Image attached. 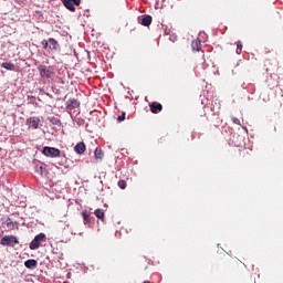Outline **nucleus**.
Returning a JSON list of instances; mask_svg holds the SVG:
<instances>
[{
	"label": "nucleus",
	"mask_w": 283,
	"mask_h": 283,
	"mask_svg": "<svg viewBox=\"0 0 283 283\" xmlns=\"http://www.w3.org/2000/svg\"><path fill=\"white\" fill-rule=\"evenodd\" d=\"M41 154H43V156H46V158H60V161H57V165H60V167H70V165L67 164V157H65V154H62L59 148L44 146L41 150Z\"/></svg>",
	"instance_id": "obj_1"
},
{
	"label": "nucleus",
	"mask_w": 283,
	"mask_h": 283,
	"mask_svg": "<svg viewBox=\"0 0 283 283\" xmlns=\"http://www.w3.org/2000/svg\"><path fill=\"white\" fill-rule=\"evenodd\" d=\"M41 45L43 46L44 50H46V52H56V50H59L60 45L59 42L56 40H54V38H50L49 40H43L41 42Z\"/></svg>",
	"instance_id": "obj_2"
},
{
	"label": "nucleus",
	"mask_w": 283,
	"mask_h": 283,
	"mask_svg": "<svg viewBox=\"0 0 283 283\" xmlns=\"http://www.w3.org/2000/svg\"><path fill=\"white\" fill-rule=\"evenodd\" d=\"M45 233L41 232L38 235L34 237V239L30 242L29 244V249H31V251H36V249H39V247H41L42 242H45Z\"/></svg>",
	"instance_id": "obj_3"
},
{
	"label": "nucleus",
	"mask_w": 283,
	"mask_h": 283,
	"mask_svg": "<svg viewBox=\"0 0 283 283\" xmlns=\"http://www.w3.org/2000/svg\"><path fill=\"white\" fill-rule=\"evenodd\" d=\"M38 70L40 72L41 78H52V76H54V70L52 69V66H45L43 64H40L38 66Z\"/></svg>",
	"instance_id": "obj_4"
},
{
	"label": "nucleus",
	"mask_w": 283,
	"mask_h": 283,
	"mask_svg": "<svg viewBox=\"0 0 283 283\" xmlns=\"http://www.w3.org/2000/svg\"><path fill=\"white\" fill-rule=\"evenodd\" d=\"M0 244H2V247H14V244H19V239L14 235H4L0 240Z\"/></svg>",
	"instance_id": "obj_5"
},
{
	"label": "nucleus",
	"mask_w": 283,
	"mask_h": 283,
	"mask_svg": "<svg viewBox=\"0 0 283 283\" xmlns=\"http://www.w3.org/2000/svg\"><path fill=\"white\" fill-rule=\"evenodd\" d=\"M62 3L70 12H76L75 6H81V0H62Z\"/></svg>",
	"instance_id": "obj_6"
},
{
	"label": "nucleus",
	"mask_w": 283,
	"mask_h": 283,
	"mask_svg": "<svg viewBox=\"0 0 283 283\" xmlns=\"http://www.w3.org/2000/svg\"><path fill=\"white\" fill-rule=\"evenodd\" d=\"M151 21H154V18H151L149 14L138 17V23L145 28H149V25H151Z\"/></svg>",
	"instance_id": "obj_7"
},
{
	"label": "nucleus",
	"mask_w": 283,
	"mask_h": 283,
	"mask_svg": "<svg viewBox=\"0 0 283 283\" xmlns=\"http://www.w3.org/2000/svg\"><path fill=\"white\" fill-rule=\"evenodd\" d=\"M87 149V146L85 145L84 142H80L74 146V151L75 154H85V150Z\"/></svg>",
	"instance_id": "obj_8"
},
{
	"label": "nucleus",
	"mask_w": 283,
	"mask_h": 283,
	"mask_svg": "<svg viewBox=\"0 0 283 283\" xmlns=\"http://www.w3.org/2000/svg\"><path fill=\"white\" fill-rule=\"evenodd\" d=\"M25 269H30L31 271H34L36 266H39V262L35 259H29L24 261Z\"/></svg>",
	"instance_id": "obj_9"
},
{
	"label": "nucleus",
	"mask_w": 283,
	"mask_h": 283,
	"mask_svg": "<svg viewBox=\"0 0 283 283\" xmlns=\"http://www.w3.org/2000/svg\"><path fill=\"white\" fill-rule=\"evenodd\" d=\"M76 107H81V102L74 98L66 101V109H76Z\"/></svg>",
	"instance_id": "obj_10"
},
{
	"label": "nucleus",
	"mask_w": 283,
	"mask_h": 283,
	"mask_svg": "<svg viewBox=\"0 0 283 283\" xmlns=\"http://www.w3.org/2000/svg\"><path fill=\"white\" fill-rule=\"evenodd\" d=\"M149 107H150L151 114H158L163 109V104L158 102H153L151 104H149Z\"/></svg>",
	"instance_id": "obj_11"
},
{
	"label": "nucleus",
	"mask_w": 283,
	"mask_h": 283,
	"mask_svg": "<svg viewBox=\"0 0 283 283\" xmlns=\"http://www.w3.org/2000/svg\"><path fill=\"white\" fill-rule=\"evenodd\" d=\"M2 224H6L11 231L14 229V227L15 229H19V222H13V220L10 218H7L6 222H3Z\"/></svg>",
	"instance_id": "obj_12"
},
{
	"label": "nucleus",
	"mask_w": 283,
	"mask_h": 283,
	"mask_svg": "<svg viewBox=\"0 0 283 283\" xmlns=\"http://www.w3.org/2000/svg\"><path fill=\"white\" fill-rule=\"evenodd\" d=\"M1 67H4V70H9L10 72H14L15 66L12 62H3L0 64Z\"/></svg>",
	"instance_id": "obj_13"
},
{
	"label": "nucleus",
	"mask_w": 283,
	"mask_h": 283,
	"mask_svg": "<svg viewBox=\"0 0 283 283\" xmlns=\"http://www.w3.org/2000/svg\"><path fill=\"white\" fill-rule=\"evenodd\" d=\"M94 156L96 160H103V157L105 156V154L103 153V149L97 147L95 148Z\"/></svg>",
	"instance_id": "obj_14"
},
{
	"label": "nucleus",
	"mask_w": 283,
	"mask_h": 283,
	"mask_svg": "<svg viewBox=\"0 0 283 283\" xmlns=\"http://www.w3.org/2000/svg\"><path fill=\"white\" fill-rule=\"evenodd\" d=\"M202 48V42H200V40H195L192 42V50H195L196 52H200Z\"/></svg>",
	"instance_id": "obj_15"
},
{
	"label": "nucleus",
	"mask_w": 283,
	"mask_h": 283,
	"mask_svg": "<svg viewBox=\"0 0 283 283\" xmlns=\"http://www.w3.org/2000/svg\"><path fill=\"white\" fill-rule=\"evenodd\" d=\"M39 123H41V119H39L38 117H33L32 119H30V125L31 127H33V129H39Z\"/></svg>",
	"instance_id": "obj_16"
},
{
	"label": "nucleus",
	"mask_w": 283,
	"mask_h": 283,
	"mask_svg": "<svg viewBox=\"0 0 283 283\" xmlns=\"http://www.w3.org/2000/svg\"><path fill=\"white\" fill-rule=\"evenodd\" d=\"M94 213L98 220H102V222L103 220H105V212L103 211V209H96Z\"/></svg>",
	"instance_id": "obj_17"
},
{
	"label": "nucleus",
	"mask_w": 283,
	"mask_h": 283,
	"mask_svg": "<svg viewBox=\"0 0 283 283\" xmlns=\"http://www.w3.org/2000/svg\"><path fill=\"white\" fill-rule=\"evenodd\" d=\"M82 217H83V220H84V224H87V223L92 222V217L90 216V213H87V211H83Z\"/></svg>",
	"instance_id": "obj_18"
},
{
	"label": "nucleus",
	"mask_w": 283,
	"mask_h": 283,
	"mask_svg": "<svg viewBox=\"0 0 283 283\" xmlns=\"http://www.w3.org/2000/svg\"><path fill=\"white\" fill-rule=\"evenodd\" d=\"M50 123H52V125H57L60 127L61 125V119L56 118V117H52L50 119Z\"/></svg>",
	"instance_id": "obj_19"
},
{
	"label": "nucleus",
	"mask_w": 283,
	"mask_h": 283,
	"mask_svg": "<svg viewBox=\"0 0 283 283\" xmlns=\"http://www.w3.org/2000/svg\"><path fill=\"white\" fill-rule=\"evenodd\" d=\"M118 187H119V189H127V181L119 180L118 181Z\"/></svg>",
	"instance_id": "obj_20"
},
{
	"label": "nucleus",
	"mask_w": 283,
	"mask_h": 283,
	"mask_svg": "<svg viewBox=\"0 0 283 283\" xmlns=\"http://www.w3.org/2000/svg\"><path fill=\"white\" fill-rule=\"evenodd\" d=\"M35 171L38 174H41V176H43V171H45V167H43V166H35Z\"/></svg>",
	"instance_id": "obj_21"
},
{
	"label": "nucleus",
	"mask_w": 283,
	"mask_h": 283,
	"mask_svg": "<svg viewBox=\"0 0 283 283\" xmlns=\"http://www.w3.org/2000/svg\"><path fill=\"white\" fill-rule=\"evenodd\" d=\"M28 101L31 105H34V103H36V97L35 96H32V95H29L28 96Z\"/></svg>",
	"instance_id": "obj_22"
},
{
	"label": "nucleus",
	"mask_w": 283,
	"mask_h": 283,
	"mask_svg": "<svg viewBox=\"0 0 283 283\" xmlns=\"http://www.w3.org/2000/svg\"><path fill=\"white\" fill-rule=\"evenodd\" d=\"M240 52H242V42L238 41L237 42V54H240Z\"/></svg>",
	"instance_id": "obj_23"
},
{
	"label": "nucleus",
	"mask_w": 283,
	"mask_h": 283,
	"mask_svg": "<svg viewBox=\"0 0 283 283\" xmlns=\"http://www.w3.org/2000/svg\"><path fill=\"white\" fill-rule=\"evenodd\" d=\"M125 116H126V113L123 112L122 115H119V116L117 117V122H118V123H123V120H125Z\"/></svg>",
	"instance_id": "obj_24"
},
{
	"label": "nucleus",
	"mask_w": 283,
	"mask_h": 283,
	"mask_svg": "<svg viewBox=\"0 0 283 283\" xmlns=\"http://www.w3.org/2000/svg\"><path fill=\"white\" fill-rule=\"evenodd\" d=\"M232 122L234 123V125H240V120L238 119V117H233Z\"/></svg>",
	"instance_id": "obj_25"
},
{
	"label": "nucleus",
	"mask_w": 283,
	"mask_h": 283,
	"mask_svg": "<svg viewBox=\"0 0 283 283\" xmlns=\"http://www.w3.org/2000/svg\"><path fill=\"white\" fill-rule=\"evenodd\" d=\"M46 94V96L49 97V98H54V96H52V94H50V93H45Z\"/></svg>",
	"instance_id": "obj_26"
},
{
	"label": "nucleus",
	"mask_w": 283,
	"mask_h": 283,
	"mask_svg": "<svg viewBox=\"0 0 283 283\" xmlns=\"http://www.w3.org/2000/svg\"><path fill=\"white\" fill-rule=\"evenodd\" d=\"M83 123H85V120L81 119L77 122V125H83Z\"/></svg>",
	"instance_id": "obj_27"
},
{
	"label": "nucleus",
	"mask_w": 283,
	"mask_h": 283,
	"mask_svg": "<svg viewBox=\"0 0 283 283\" xmlns=\"http://www.w3.org/2000/svg\"><path fill=\"white\" fill-rule=\"evenodd\" d=\"M243 129L247 132V126H243Z\"/></svg>",
	"instance_id": "obj_28"
}]
</instances>
